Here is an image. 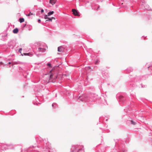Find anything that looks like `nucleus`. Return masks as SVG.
Instances as JSON below:
<instances>
[{"mask_svg":"<svg viewBox=\"0 0 152 152\" xmlns=\"http://www.w3.org/2000/svg\"><path fill=\"white\" fill-rule=\"evenodd\" d=\"M22 50V48H20L19 50V52H20V53H21V52Z\"/></svg>","mask_w":152,"mask_h":152,"instance_id":"nucleus-27","label":"nucleus"},{"mask_svg":"<svg viewBox=\"0 0 152 152\" xmlns=\"http://www.w3.org/2000/svg\"><path fill=\"white\" fill-rule=\"evenodd\" d=\"M57 96L56 94V97Z\"/></svg>","mask_w":152,"mask_h":152,"instance_id":"nucleus-40","label":"nucleus"},{"mask_svg":"<svg viewBox=\"0 0 152 152\" xmlns=\"http://www.w3.org/2000/svg\"><path fill=\"white\" fill-rule=\"evenodd\" d=\"M36 15H38V12H37V14H36Z\"/></svg>","mask_w":152,"mask_h":152,"instance_id":"nucleus-35","label":"nucleus"},{"mask_svg":"<svg viewBox=\"0 0 152 152\" xmlns=\"http://www.w3.org/2000/svg\"><path fill=\"white\" fill-rule=\"evenodd\" d=\"M45 50H46L44 48H42L41 47L38 48L37 50L38 52L42 53L45 52Z\"/></svg>","mask_w":152,"mask_h":152,"instance_id":"nucleus-8","label":"nucleus"},{"mask_svg":"<svg viewBox=\"0 0 152 152\" xmlns=\"http://www.w3.org/2000/svg\"><path fill=\"white\" fill-rule=\"evenodd\" d=\"M145 87V85L144 86H142V88Z\"/></svg>","mask_w":152,"mask_h":152,"instance_id":"nucleus-33","label":"nucleus"},{"mask_svg":"<svg viewBox=\"0 0 152 152\" xmlns=\"http://www.w3.org/2000/svg\"><path fill=\"white\" fill-rule=\"evenodd\" d=\"M133 70V69L131 67H128L127 69V71L128 73H130Z\"/></svg>","mask_w":152,"mask_h":152,"instance_id":"nucleus-12","label":"nucleus"},{"mask_svg":"<svg viewBox=\"0 0 152 152\" xmlns=\"http://www.w3.org/2000/svg\"><path fill=\"white\" fill-rule=\"evenodd\" d=\"M52 21V18H49V17L48 18V20H46V22H47V21Z\"/></svg>","mask_w":152,"mask_h":152,"instance_id":"nucleus-21","label":"nucleus"},{"mask_svg":"<svg viewBox=\"0 0 152 152\" xmlns=\"http://www.w3.org/2000/svg\"><path fill=\"white\" fill-rule=\"evenodd\" d=\"M48 15H45V16H44V18L45 19H48Z\"/></svg>","mask_w":152,"mask_h":152,"instance_id":"nucleus-24","label":"nucleus"},{"mask_svg":"<svg viewBox=\"0 0 152 152\" xmlns=\"http://www.w3.org/2000/svg\"><path fill=\"white\" fill-rule=\"evenodd\" d=\"M11 64V62H9L8 63V64Z\"/></svg>","mask_w":152,"mask_h":152,"instance_id":"nucleus-32","label":"nucleus"},{"mask_svg":"<svg viewBox=\"0 0 152 152\" xmlns=\"http://www.w3.org/2000/svg\"><path fill=\"white\" fill-rule=\"evenodd\" d=\"M56 2V0H50L49 3L53 5Z\"/></svg>","mask_w":152,"mask_h":152,"instance_id":"nucleus-13","label":"nucleus"},{"mask_svg":"<svg viewBox=\"0 0 152 152\" xmlns=\"http://www.w3.org/2000/svg\"><path fill=\"white\" fill-rule=\"evenodd\" d=\"M65 48L64 47L61 46L58 47V51L59 52H63L64 51Z\"/></svg>","mask_w":152,"mask_h":152,"instance_id":"nucleus-7","label":"nucleus"},{"mask_svg":"<svg viewBox=\"0 0 152 152\" xmlns=\"http://www.w3.org/2000/svg\"><path fill=\"white\" fill-rule=\"evenodd\" d=\"M41 13L42 14V12H43L44 11V10L43 9H41Z\"/></svg>","mask_w":152,"mask_h":152,"instance_id":"nucleus-29","label":"nucleus"},{"mask_svg":"<svg viewBox=\"0 0 152 152\" xmlns=\"http://www.w3.org/2000/svg\"><path fill=\"white\" fill-rule=\"evenodd\" d=\"M18 28H16L14 29L13 31V33L15 34H17L18 33Z\"/></svg>","mask_w":152,"mask_h":152,"instance_id":"nucleus-14","label":"nucleus"},{"mask_svg":"<svg viewBox=\"0 0 152 152\" xmlns=\"http://www.w3.org/2000/svg\"><path fill=\"white\" fill-rule=\"evenodd\" d=\"M39 1H41V0H38Z\"/></svg>","mask_w":152,"mask_h":152,"instance_id":"nucleus-36","label":"nucleus"},{"mask_svg":"<svg viewBox=\"0 0 152 152\" xmlns=\"http://www.w3.org/2000/svg\"><path fill=\"white\" fill-rule=\"evenodd\" d=\"M16 43L14 40H11L8 43V46L12 48H13L16 45Z\"/></svg>","mask_w":152,"mask_h":152,"instance_id":"nucleus-4","label":"nucleus"},{"mask_svg":"<svg viewBox=\"0 0 152 152\" xmlns=\"http://www.w3.org/2000/svg\"><path fill=\"white\" fill-rule=\"evenodd\" d=\"M54 13V12L53 11H50L48 13V16H50L53 14Z\"/></svg>","mask_w":152,"mask_h":152,"instance_id":"nucleus-15","label":"nucleus"},{"mask_svg":"<svg viewBox=\"0 0 152 152\" xmlns=\"http://www.w3.org/2000/svg\"><path fill=\"white\" fill-rule=\"evenodd\" d=\"M72 12H73V14L75 16H79V12L77 11L75 9H72Z\"/></svg>","mask_w":152,"mask_h":152,"instance_id":"nucleus-9","label":"nucleus"},{"mask_svg":"<svg viewBox=\"0 0 152 152\" xmlns=\"http://www.w3.org/2000/svg\"><path fill=\"white\" fill-rule=\"evenodd\" d=\"M25 25H26V24L24 26V27H25Z\"/></svg>","mask_w":152,"mask_h":152,"instance_id":"nucleus-39","label":"nucleus"},{"mask_svg":"<svg viewBox=\"0 0 152 152\" xmlns=\"http://www.w3.org/2000/svg\"><path fill=\"white\" fill-rule=\"evenodd\" d=\"M38 22L39 23H41V20H40V19H38Z\"/></svg>","mask_w":152,"mask_h":152,"instance_id":"nucleus-28","label":"nucleus"},{"mask_svg":"<svg viewBox=\"0 0 152 152\" xmlns=\"http://www.w3.org/2000/svg\"><path fill=\"white\" fill-rule=\"evenodd\" d=\"M21 55L23 56L24 55L25 56H33V54L31 53H24L23 54H21Z\"/></svg>","mask_w":152,"mask_h":152,"instance_id":"nucleus-11","label":"nucleus"},{"mask_svg":"<svg viewBox=\"0 0 152 152\" xmlns=\"http://www.w3.org/2000/svg\"><path fill=\"white\" fill-rule=\"evenodd\" d=\"M130 122L131 123V124H132L133 125H135L136 124V122H134V121L132 120L130 121Z\"/></svg>","mask_w":152,"mask_h":152,"instance_id":"nucleus-20","label":"nucleus"},{"mask_svg":"<svg viewBox=\"0 0 152 152\" xmlns=\"http://www.w3.org/2000/svg\"><path fill=\"white\" fill-rule=\"evenodd\" d=\"M37 45H40V42H38V43H37Z\"/></svg>","mask_w":152,"mask_h":152,"instance_id":"nucleus-31","label":"nucleus"},{"mask_svg":"<svg viewBox=\"0 0 152 152\" xmlns=\"http://www.w3.org/2000/svg\"><path fill=\"white\" fill-rule=\"evenodd\" d=\"M24 21V19L23 18H20L19 19V21L20 23L23 22Z\"/></svg>","mask_w":152,"mask_h":152,"instance_id":"nucleus-17","label":"nucleus"},{"mask_svg":"<svg viewBox=\"0 0 152 152\" xmlns=\"http://www.w3.org/2000/svg\"><path fill=\"white\" fill-rule=\"evenodd\" d=\"M47 65L49 66V67H52L51 64L50 63H48L47 64Z\"/></svg>","mask_w":152,"mask_h":152,"instance_id":"nucleus-23","label":"nucleus"},{"mask_svg":"<svg viewBox=\"0 0 152 152\" xmlns=\"http://www.w3.org/2000/svg\"><path fill=\"white\" fill-rule=\"evenodd\" d=\"M79 99L82 101L86 102H92L96 99L95 95L93 94H91L84 95L82 96H80Z\"/></svg>","mask_w":152,"mask_h":152,"instance_id":"nucleus-2","label":"nucleus"},{"mask_svg":"<svg viewBox=\"0 0 152 152\" xmlns=\"http://www.w3.org/2000/svg\"><path fill=\"white\" fill-rule=\"evenodd\" d=\"M99 61L98 59H96L95 61V63L96 64H99Z\"/></svg>","mask_w":152,"mask_h":152,"instance_id":"nucleus-18","label":"nucleus"},{"mask_svg":"<svg viewBox=\"0 0 152 152\" xmlns=\"http://www.w3.org/2000/svg\"><path fill=\"white\" fill-rule=\"evenodd\" d=\"M146 79V78L144 76H142L140 77H137V78H135L134 80L136 81H141L143 80Z\"/></svg>","mask_w":152,"mask_h":152,"instance_id":"nucleus-6","label":"nucleus"},{"mask_svg":"<svg viewBox=\"0 0 152 152\" xmlns=\"http://www.w3.org/2000/svg\"><path fill=\"white\" fill-rule=\"evenodd\" d=\"M5 150L13 149L14 148L13 145L12 144H4L3 146Z\"/></svg>","mask_w":152,"mask_h":152,"instance_id":"nucleus-5","label":"nucleus"},{"mask_svg":"<svg viewBox=\"0 0 152 152\" xmlns=\"http://www.w3.org/2000/svg\"><path fill=\"white\" fill-rule=\"evenodd\" d=\"M33 15V13H31V12H30V13L28 15H27L28 16H30V15Z\"/></svg>","mask_w":152,"mask_h":152,"instance_id":"nucleus-26","label":"nucleus"},{"mask_svg":"<svg viewBox=\"0 0 152 152\" xmlns=\"http://www.w3.org/2000/svg\"><path fill=\"white\" fill-rule=\"evenodd\" d=\"M118 152H126V151L123 149H121V150L119 151Z\"/></svg>","mask_w":152,"mask_h":152,"instance_id":"nucleus-22","label":"nucleus"},{"mask_svg":"<svg viewBox=\"0 0 152 152\" xmlns=\"http://www.w3.org/2000/svg\"><path fill=\"white\" fill-rule=\"evenodd\" d=\"M70 152H85V151L83 146L75 145L72 146Z\"/></svg>","mask_w":152,"mask_h":152,"instance_id":"nucleus-3","label":"nucleus"},{"mask_svg":"<svg viewBox=\"0 0 152 152\" xmlns=\"http://www.w3.org/2000/svg\"><path fill=\"white\" fill-rule=\"evenodd\" d=\"M118 99H119L120 102L124 103V102L123 101L125 99L122 96L120 95V96H119Z\"/></svg>","mask_w":152,"mask_h":152,"instance_id":"nucleus-10","label":"nucleus"},{"mask_svg":"<svg viewBox=\"0 0 152 152\" xmlns=\"http://www.w3.org/2000/svg\"><path fill=\"white\" fill-rule=\"evenodd\" d=\"M56 104L55 103H54L52 104V106L54 108H55L56 107Z\"/></svg>","mask_w":152,"mask_h":152,"instance_id":"nucleus-19","label":"nucleus"},{"mask_svg":"<svg viewBox=\"0 0 152 152\" xmlns=\"http://www.w3.org/2000/svg\"><path fill=\"white\" fill-rule=\"evenodd\" d=\"M107 119L106 120V121H107Z\"/></svg>","mask_w":152,"mask_h":152,"instance_id":"nucleus-38","label":"nucleus"},{"mask_svg":"<svg viewBox=\"0 0 152 152\" xmlns=\"http://www.w3.org/2000/svg\"><path fill=\"white\" fill-rule=\"evenodd\" d=\"M148 6L146 5L145 7V9H147V10H150V9H149L148 7H148Z\"/></svg>","mask_w":152,"mask_h":152,"instance_id":"nucleus-25","label":"nucleus"},{"mask_svg":"<svg viewBox=\"0 0 152 152\" xmlns=\"http://www.w3.org/2000/svg\"><path fill=\"white\" fill-rule=\"evenodd\" d=\"M1 36L2 37H4V38H2V39L3 40H4V37H7V34H1Z\"/></svg>","mask_w":152,"mask_h":152,"instance_id":"nucleus-16","label":"nucleus"},{"mask_svg":"<svg viewBox=\"0 0 152 152\" xmlns=\"http://www.w3.org/2000/svg\"><path fill=\"white\" fill-rule=\"evenodd\" d=\"M38 148V146H37V147H34L32 146V147H30L29 149L31 150L32 149L33 150H37L38 151H39L40 152H50L51 148L49 143L48 142L43 144V146L39 148V150H38L37 149V148Z\"/></svg>","mask_w":152,"mask_h":152,"instance_id":"nucleus-1","label":"nucleus"},{"mask_svg":"<svg viewBox=\"0 0 152 152\" xmlns=\"http://www.w3.org/2000/svg\"><path fill=\"white\" fill-rule=\"evenodd\" d=\"M88 67L90 68L91 67L90 66H88Z\"/></svg>","mask_w":152,"mask_h":152,"instance_id":"nucleus-37","label":"nucleus"},{"mask_svg":"<svg viewBox=\"0 0 152 152\" xmlns=\"http://www.w3.org/2000/svg\"><path fill=\"white\" fill-rule=\"evenodd\" d=\"M51 18H52V20L53 19H54V20L55 19V18L53 17H52Z\"/></svg>","mask_w":152,"mask_h":152,"instance_id":"nucleus-30","label":"nucleus"},{"mask_svg":"<svg viewBox=\"0 0 152 152\" xmlns=\"http://www.w3.org/2000/svg\"><path fill=\"white\" fill-rule=\"evenodd\" d=\"M52 74H50V77H52Z\"/></svg>","mask_w":152,"mask_h":152,"instance_id":"nucleus-34","label":"nucleus"}]
</instances>
